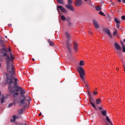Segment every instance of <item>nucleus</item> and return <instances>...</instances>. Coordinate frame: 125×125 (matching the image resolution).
<instances>
[{"label": "nucleus", "mask_w": 125, "mask_h": 125, "mask_svg": "<svg viewBox=\"0 0 125 125\" xmlns=\"http://www.w3.org/2000/svg\"><path fill=\"white\" fill-rule=\"evenodd\" d=\"M3 50H4L5 53H3L4 56H7L6 62H7V70L8 73L12 76L14 74V66L12 64V63H10V62H12L14 59V57L12 56V53H11V51L10 48L6 49L3 48Z\"/></svg>", "instance_id": "1"}, {"label": "nucleus", "mask_w": 125, "mask_h": 125, "mask_svg": "<svg viewBox=\"0 0 125 125\" xmlns=\"http://www.w3.org/2000/svg\"><path fill=\"white\" fill-rule=\"evenodd\" d=\"M6 76L7 79L6 83L9 84V88H10L11 83H13V81L15 82L14 86H15V87H17L18 86V83H17L18 79H17V78H14L13 77L8 78V74H6Z\"/></svg>", "instance_id": "2"}, {"label": "nucleus", "mask_w": 125, "mask_h": 125, "mask_svg": "<svg viewBox=\"0 0 125 125\" xmlns=\"http://www.w3.org/2000/svg\"><path fill=\"white\" fill-rule=\"evenodd\" d=\"M65 37L67 39L66 41V46L68 51L71 53L72 52V49L71 48V46H72V44L70 43V40H71V36H70V34H69L68 32H65Z\"/></svg>", "instance_id": "3"}, {"label": "nucleus", "mask_w": 125, "mask_h": 125, "mask_svg": "<svg viewBox=\"0 0 125 125\" xmlns=\"http://www.w3.org/2000/svg\"><path fill=\"white\" fill-rule=\"evenodd\" d=\"M77 70L79 71L81 79L82 80H84V76H85V73H84V69H83V67L82 66H79L77 68Z\"/></svg>", "instance_id": "4"}, {"label": "nucleus", "mask_w": 125, "mask_h": 125, "mask_svg": "<svg viewBox=\"0 0 125 125\" xmlns=\"http://www.w3.org/2000/svg\"><path fill=\"white\" fill-rule=\"evenodd\" d=\"M68 4L65 5V7L67 9H69V10H71V11H74V7H73V6L71 4L73 3V0H68L67 1Z\"/></svg>", "instance_id": "5"}, {"label": "nucleus", "mask_w": 125, "mask_h": 125, "mask_svg": "<svg viewBox=\"0 0 125 125\" xmlns=\"http://www.w3.org/2000/svg\"><path fill=\"white\" fill-rule=\"evenodd\" d=\"M25 100L28 102L31 100V98H30V96H27V98L24 97L23 99L21 101V104H23V105H27V104H25Z\"/></svg>", "instance_id": "6"}, {"label": "nucleus", "mask_w": 125, "mask_h": 125, "mask_svg": "<svg viewBox=\"0 0 125 125\" xmlns=\"http://www.w3.org/2000/svg\"><path fill=\"white\" fill-rule=\"evenodd\" d=\"M88 95L89 96V100L90 101L91 105L94 107L96 108V106H95V105H94V104L92 103L93 102V98L91 97V96L90 95V93L89 92H88Z\"/></svg>", "instance_id": "7"}, {"label": "nucleus", "mask_w": 125, "mask_h": 125, "mask_svg": "<svg viewBox=\"0 0 125 125\" xmlns=\"http://www.w3.org/2000/svg\"><path fill=\"white\" fill-rule=\"evenodd\" d=\"M103 31L105 33V34H107L108 37L110 38V39H112L113 38V36H112V34H111V33L110 32V30L108 28H104Z\"/></svg>", "instance_id": "8"}, {"label": "nucleus", "mask_w": 125, "mask_h": 125, "mask_svg": "<svg viewBox=\"0 0 125 125\" xmlns=\"http://www.w3.org/2000/svg\"><path fill=\"white\" fill-rule=\"evenodd\" d=\"M79 47V44L78 42H74L73 43V48L74 50L76 52L78 51V48Z\"/></svg>", "instance_id": "9"}, {"label": "nucleus", "mask_w": 125, "mask_h": 125, "mask_svg": "<svg viewBox=\"0 0 125 125\" xmlns=\"http://www.w3.org/2000/svg\"><path fill=\"white\" fill-rule=\"evenodd\" d=\"M75 4L76 5V6H80V5H82L83 4V0H76Z\"/></svg>", "instance_id": "10"}, {"label": "nucleus", "mask_w": 125, "mask_h": 125, "mask_svg": "<svg viewBox=\"0 0 125 125\" xmlns=\"http://www.w3.org/2000/svg\"><path fill=\"white\" fill-rule=\"evenodd\" d=\"M59 9H60L62 12H63V13L66 12V10H65V8H63L62 6H58L57 8V10L58 11H59Z\"/></svg>", "instance_id": "11"}, {"label": "nucleus", "mask_w": 125, "mask_h": 125, "mask_svg": "<svg viewBox=\"0 0 125 125\" xmlns=\"http://www.w3.org/2000/svg\"><path fill=\"white\" fill-rule=\"evenodd\" d=\"M93 22L94 26L96 28V29H98V28H99V24H98L97 21H96V20H93Z\"/></svg>", "instance_id": "12"}, {"label": "nucleus", "mask_w": 125, "mask_h": 125, "mask_svg": "<svg viewBox=\"0 0 125 125\" xmlns=\"http://www.w3.org/2000/svg\"><path fill=\"white\" fill-rule=\"evenodd\" d=\"M114 46H115L116 49H117L118 50H122V47H121V46H120V45H119V44H118V43L115 42L114 43Z\"/></svg>", "instance_id": "13"}, {"label": "nucleus", "mask_w": 125, "mask_h": 125, "mask_svg": "<svg viewBox=\"0 0 125 125\" xmlns=\"http://www.w3.org/2000/svg\"><path fill=\"white\" fill-rule=\"evenodd\" d=\"M10 92H11V93L13 94L14 97H17L18 96V95H19V93H14V91H12V90H10Z\"/></svg>", "instance_id": "14"}, {"label": "nucleus", "mask_w": 125, "mask_h": 125, "mask_svg": "<svg viewBox=\"0 0 125 125\" xmlns=\"http://www.w3.org/2000/svg\"><path fill=\"white\" fill-rule=\"evenodd\" d=\"M5 99V96L3 95L1 97V98H0V101L1 103V104H2L3 103H4V102H5L4 100Z\"/></svg>", "instance_id": "15"}, {"label": "nucleus", "mask_w": 125, "mask_h": 125, "mask_svg": "<svg viewBox=\"0 0 125 125\" xmlns=\"http://www.w3.org/2000/svg\"><path fill=\"white\" fill-rule=\"evenodd\" d=\"M105 120L107 122V123L110 124V125H113V124L111 122V119H110V118L108 116L105 117Z\"/></svg>", "instance_id": "16"}, {"label": "nucleus", "mask_w": 125, "mask_h": 125, "mask_svg": "<svg viewBox=\"0 0 125 125\" xmlns=\"http://www.w3.org/2000/svg\"><path fill=\"white\" fill-rule=\"evenodd\" d=\"M0 46L4 47V42L0 38Z\"/></svg>", "instance_id": "17"}, {"label": "nucleus", "mask_w": 125, "mask_h": 125, "mask_svg": "<svg viewBox=\"0 0 125 125\" xmlns=\"http://www.w3.org/2000/svg\"><path fill=\"white\" fill-rule=\"evenodd\" d=\"M114 21L117 24H120V23H121L120 20L117 18H114Z\"/></svg>", "instance_id": "18"}, {"label": "nucleus", "mask_w": 125, "mask_h": 125, "mask_svg": "<svg viewBox=\"0 0 125 125\" xmlns=\"http://www.w3.org/2000/svg\"><path fill=\"white\" fill-rule=\"evenodd\" d=\"M16 91L18 92V91H21L22 90V87L18 86L15 87Z\"/></svg>", "instance_id": "19"}, {"label": "nucleus", "mask_w": 125, "mask_h": 125, "mask_svg": "<svg viewBox=\"0 0 125 125\" xmlns=\"http://www.w3.org/2000/svg\"><path fill=\"white\" fill-rule=\"evenodd\" d=\"M121 45L122 46V50L123 52H125V45L124 44V42H121Z\"/></svg>", "instance_id": "20"}, {"label": "nucleus", "mask_w": 125, "mask_h": 125, "mask_svg": "<svg viewBox=\"0 0 125 125\" xmlns=\"http://www.w3.org/2000/svg\"><path fill=\"white\" fill-rule=\"evenodd\" d=\"M101 113L103 116H106L107 115V112L106 111V110L102 111Z\"/></svg>", "instance_id": "21"}, {"label": "nucleus", "mask_w": 125, "mask_h": 125, "mask_svg": "<svg viewBox=\"0 0 125 125\" xmlns=\"http://www.w3.org/2000/svg\"><path fill=\"white\" fill-rule=\"evenodd\" d=\"M101 104V99H98L96 100V104Z\"/></svg>", "instance_id": "22"}, {"label": "nucleus", "mask_w": 125, "mask_h": 125, "mask_svg": "<svg viewBox=\"0 0 125 125\" xmlns=\"http://www.w3.org/2000/svg\"><path fill=\"white\" fill-rule=\"evenodd\" d=\"M17 116H16V115H14L13 116V119L11 120V122H15V120L16 119H17Z\"/></svg>", "instance_id": "23"}, {"label": "nucleus", "mask_w": 125, "mask_h": 125, "mask_svg": "<svg viewBox=\"0 0 125 125\" xmlns=\"http://www.w3.org/2000/svg\"><path fill=\"white\" fill-rule=\"evenodd\" d=\"M57 1L61 4H64V1H63V0H57Z\"/></svg>", "instance_id": "24"}, {"label": "nucleus", "mask_w": 125, "mask_h": 125, "mask_svg": "<svg viewBox=\"0 0 125 125\" xmlns=\"http://www.w3.org/2000/svg\"><path fill=\"white\" fill-rule=\"evenodd\" d=\"M79 65L80 66H83L84 65V62L82 60L80 62Z\"/></svg>", "instance_id": "25"}, {"label": "nucleus", "mask_w": 125, "mask_h": 125, "mask_svg": "<svg viewBox=\"0 0 125 125\" xmlns=\"http://www.w3.org/2000/svg\"><path fill=\"white\" fill-rule=\"evenodd\" d=\"M96 10L97 11H100L101 10V6H98L96 7Z\"/></svg>", "instance_id": "26"}, {"label": "nucleus", "mask_w": 125, "mask_h": 125, "mask_svg": "<svg viewBox=\"0 0 125 125\" xmlns=\"http://www.w3.org/2000/svg\"><path fill=\"white\" fill-rule=\"evenodd\" d=\"M61 18L62 21H65L66 17L64 15H62Z\"/></svg>", "instance_id": "27"}, {"label": "nucleus", "mask_w": 125, "mask_h": 125, "mask_svg": "<svg viewBox=\"0 0 125 125\" xmlns=\"http://www.w3.org/2000/svg\"><path fill=\"white\" fill-rule=\"evenodd\" d=\"M48 42L49 43L50 45H54V43L49 40H48Z\"/></svg>", "instance_id": "28"}, {"label": "nucleus", "mask_w": 125, "mask_h": 125, "mask_svg": "<svg viewBox=\"0 0 125 125\" xmlns=\"http://www.w3.org/2000/svg\"><path fill=\"white\" fill-rule=\"evenodd\" d=\"M115 31L113 32V36H115L116 34H118V32L117 31V29H114Z\"/></svg>", "instance_id": "29"}, {"label": "nucleus", "mask_w": 125, "mask_h": 125, "mask_svg": "<svg viewBox=\"0 0 125 125\" xmlns=\"http://www.w3.org/2000/svg\"><path fill=\"white\" fill-rule=\"evenodd\" d=\"M99 14H100L101 15H102L103 16H105V14H104V13H103V12H102V11H100L99 12Z\"/></svg>", "instance_id": "30"}, {"label": "nucleus", "mask_w": 125, "mask_h": 125, "mask_svg": "<svg viewBox=\"0 0 125 125\" xmlns=\"http://www.w3.org/2000/svg\"><path fill=\"white\" fill-rule=\"evenodd\" d=\"M12 105H13V104L12 103L9 104L7 106L8 108H10L11 107H12Z\"/></svg>", "instance_id": "31"}, {"label": "nucleus", "mask_w": 125, "mask_h": 125, "mask_svg": "<svg viewBox=\"0 0 125 125\" xmlns=\"http://www.w3.org/2000/svg\"><path fill=\"white\" fill-rule=\"evenodd\" d=\"M65 20L66 21H70V20H71V19L70 18V17H67L66 18Z\"/></svg>", "instance_id": "32"}, {"label": "nucleus", "mask_w": 125, "mask_h": 125, "mask_svg": "<svg viewBox=\"0 0 125 125\" xmlns=\"http://www.w3.org/2000/svg\"><path fill=\"white\" fill-rule=\"evenodd\" d=\"M21 97H23V98H24V97H25L24 96V93L23 92V91H21Z\"/></svg>", "instance_id": "33"}, {"label": "nucleus", "mask_w": 125, "mask_h": 125, "mask_svg": "<svg viewBox=\"0 0 125 125\" xmlns=\"http://www.w3.org/2000/svg\"><path fill=\"white\" fill-rule=\"evenodd\" d=\"M19 113L20 114H22V113H23V109H21L19 111Z\"/></svg>", "instance_id": "34"}, {"label": "nucleus", "mask_w": 125, "mask_h": 125, "mask_svg": "<svg viewBox=\"0 0 125 125\" xmlns=\"http://www.w3.org/2000/svg\"><path fill=\"white\" fill-rule=\"evenodd\" d=\"M110 5H111V6H114V5H115V3L111 1Z\"/></svg>", "instance_id": "35"}, {"label": "nucleus", "mask_w": 125, "mask_h": 125, "mask_svg": "<svg viewBox=\"0 0 125 125\" xmlns=\"http://www.w3.org/2000/svg\"><path fill=\"white\" fill-rule=\"evenodd\" d=\"M117 29H120V24L119 23H117L116 25Z\"/></svg>", "instance_id": "36"}, {"label": "nucleus", "mask_w": 125, "mask_h": 125, "mask_svg": "<svg viewBox=\"0 0 125 125\" xmlns=\"http://www.w3.org/2000/svg\"><path fill=\"white\" fill-rule=\"evenodd\" d=\"M121 18L122 20H125V16H123Z\"/></svg>", "instance_id": "37"}, {"label": "nucleus", "mask_w": 125, "mask_h": 125, "mask_svg": "<svg viewBox=\"0 0 125 125\" xmlns=\"http://www.w3.org/2000/svg\"><path fill=\"white\" fill-rule=\"evenodd\" d=\"M68 26H72V22H68Z\"/></svg>", "instance_id": "38"}, {"label": "nucleus", "mask_w": 125, "mask_h": 125, "mask_svg": "<svg viewBox=\"0 0 125 125\" xmlns=\"http://www.w3.org/2000/svg\"><path fill=\"white\" fill-rule=\"evenodd\" d=\"M93 94H94V95H96V94H97V92L94 91Z\"/></svg>", "instance_id": "39"}, {"label": "nucleus", "mask_w": 125, "mask_h": 125, "mask_svg": "<svg viewBox=\"0 0 125 125\" xmlns=\"http://www.w3.org/2000/svg\"><path fill=\"white\" fill-rule=\"evenodd\" d=\"M85 87H88V84H85Z\"/></svg>", "instance_id": "40"}, {"label": "nucleus", "mask_w": 125, "mask_h": 125, "mask_svg": "<svg viewBox=\"0 0 125 125\" xmlns=\"http://www.w3.org/2000/svg\"><path fill=\"white\" fill-rule=\"evenodd\" d=\"M19 125H27V124H23L20 123Z\"/></svg>", "instance_id": "41"}, {"label": "nucleus", "mask_w": 125, "mask_h": 125, "mask_svg": "<svg viewBox=\"0 0 125 125\" xmlns=\"http://www.w3.org/2000/svg\"><path fill=\"white\" fill-rule=\"evenodd\" d=\"M122 1L123 3H125V0H122Z\"/></svg>", "instance_id": "42"}, {"label": "nucleus", "mask_w": 125, "mask_h": 125, "mask_svg": "<svg viewBox=\"0 0 125 125\" xmlns=\"http://www.w3.org/2000/svg\"><path fill=\"white\" fill-rule=\"evenodd\" d=\"M118 2H122V0H117Z\"/></svg>", "instance_id": "43"}, {"label": "nucleus", "mask_w": 125, "mask_h": 125, "mask_svg": "<svg viewBox=\"0 0 125 125\" xmlns=\"http://www.w3.org/2000/svg\"><path fill=\"white\" fill-rule=\"evenodd\" d=\"M16 101L15 100H14V105H15V104H16Z\"/></svg>", "instance_id": "44"}, {"label": "nucleus", "mask_w": 125, "mask_h": 125, "mask_svg": "<svg viewBox=\"0 0 125 125\" xmlns=\"http://www.w3.org/2000/svg\"><path fill=\"white\" fill-rule=\"evenodd\" d=\"M99 110H102V107H99Z\"/></svg>", "instance_id": "45"}, {"label": "nucleus", "mask_w": 125, "mask_h": 125, "mask_svg": "<svg viewBox=\"0 0 125 125\" xmlns=\"http://www.w3.org/2000/svg\"><path fill=\"white\" fill-rule=\"evenodd\" d=\"M8 26H9V27H11L12 25H11V24H9L8 25Z\"/></svg>", "instance_id": "46"}, {"label": "nucleus", "mask_w": 125, "mask_h": 125, "mask_svg": "<svg viewBox=\"0 0 125 125\" xmlns=\"http://www.w3.org/2000/svg\"><path fill=\"white\" fill-rule=\"evenodd\" d=\"M39 116H42V113H41L40 114H39Z\"/></svg>", "instance_id": "47"}, {"label": "nucleus", "mask_w": 125, "mask_h": 125, "mask_svg": "<svg viewBox=\"0 0 125 125\" xmlns=\"http://www.w3.org/2000/svg\"><path fill=\"white\" fill-rule=\"evenodd\" d=\"M116 70H117V71H119V68L117 67Z\"/></svg>", "instance_id": "48"}, {"label": "nucleus", "mask_w": 125, "mask_h": 125, "mask_svg": "<svg viewBox=\"0 0 125 125\" xmlns=\"http://www.w3.org/2000/svg\"><path fill=\"white\" fill-rule=\"evenodd\" d=\"M32 61H35V59L33 58L32 59Z\"/></svg>", "instance_id": "49"}, {"label": "nucleus", "mask_w": 125, "mask_h": 125, "mask_svg": "<svg viewBox=\"0 0 125 125\" xmlns=\"http://www.w3.org/2000/svg\"><path fill=\"white\" fill-rule=\"evenodd\" d=\"M5 39H7V36H5Z\"/></svg>", "instance_id": "50"}, {"label": "nucleus", "mask_w": 125, "mask_h": 125, "mask_svg": "<svg viewBox=\"0 0 125 125\" xmlns=\"http://www.w3.org/2000/svg\"><path fill=\"white\" fill-rule=\"evenodd\" d=\"M89 4H91V2L90 1V0Z\"/></svg>", "instance_id": "51"}, {"label": "nucleus", "mask_w": 125, "mask_h": 125, "mask_svg": "<svg viewBox=\"0 0 125 125\" xmlns=\"http://www.w3.org/2000/svg\"><path fill=\"white\" fill-rule=\"evenodd\" d=\"M123 42H125V39H124V40H123Z\"/></svg>", "instance_id": "52"}, {"label": "nucleus", "mask_w": 125, "mask_h": 125, "mask_svg": "<svg viewBox=\"0 0 125 125\" xmlns=\"http://www.w3.org/2000/svg\"><path fill=\"white\" fill-rule=\"evenodd\" d=\"M1 95V92L0 91V96Z\"/></svg>", "instance_id": "53"}, {"label": "nucleus", "mask_w": 125, "mask_h": 125, "mask_svg": "<svg viewBox=\"0 0 125 125\" xmlns=\"http://www.w3.org/2000/svg\"><path fill=\"white\" fill-rule=\"evenodd\" d=\"M89 33L91 34V32L89 31Z\"/></svg>", "instance_id": "54"}, {"label": "nucleus", "mask_w": 125, "mask_h": 125, "mask_svg": "<svg viewBox=\"0 0 125 125\" xmlns=\"http://www.w3.org/2000/svg\"><path fill=\"white\" fill-rule=\"evenodd\" d=\"M84 1H87V0H84Z\"/></svg>", "instance_id": "55"}, {"label": "nucleus", "mask_w": 125, "mask_h": 125, "mask_svg": "<svg viewBox=\"0 0 125 125\" xmlns=\"http://www.w3.org/2000/svg\"><path fill=\"white\" fill-rule=\"evenodd\" d=\"M1 64L0 63V67H1Z\"/></svg>", "instance_id": "56"}, {"label": "nucleus", "mask_w": 125, "mask_h": 125, "mask_svg": "<svg viewBox=\"0 0 125 125\" xmlns=\"http://www.w3.org/2000/svg\"><path fill=\"white\" fill-rule=\"evenodd\" d=\"M106 125H108V124H107Z\"/></svg>", "instance_id": "57"}]
</instances>
